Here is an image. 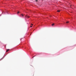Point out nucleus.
Instances as JSON below:
<instances>
[{"label": "nucleus", "instance_id": "obj_5", "mask_svg": "<svg viewBox=\"0 0 76 76\" xmlns=\"http://www.w3.org/2000/svg\"><path fill=\"white\" fill-rule=\"evenodd\" d=\"M69 21H67L66 22V23H69Z\"/></svg>", "mask_w": 76, "mask_h": 76}, {"label": "nucleus", "instance_id": "obj_4", "mask_svg": "<svg viewBox=\"0 0 76 76\" xmlns=\"http://www.w3.org/2000/svg\"><path fill=\"white\" fill-rule=\"evenodd\" d=\"M54 23H53L52 24V26H54Z\"/></svg>", "mask_w": 76, "mask_h": 76}, {"label": "nucleus", "instance_id": "obj_10", "mask_svg": "<svg viewBox=\"0 0 76 76\" xmlns=\"http://www.w3.org/2000/svg\"><path fill=\"white\" fill-rule=\"evenodd\" d=\"M70 6H71V5H70Z\"/></svg>", "mask_w": 76, "mask_h": 76}, {"label": "nucleus", "instance_id": "obj_3", "mask_svg": "<svg viewBox=\"0 0 76 76\" xmlns=\"http://www.w3.org/2000/svg\"><path fill=\"white\" fill-rule=\"evenodd\" d=\"M60 10H57V12H60Z\"/></svg>", "mask_w": 76, "mask_h": 76}, {"label": "nucleus", "instance_id": "obj_7", "mask_svg": "<svg viewBox=\"0 0 76 76\" xmlns=\"http://www.w3.org/2000/svg\"><path fill=\"white\" fill-rule=\"evenodd\" d=\"M17 13H18H18H19V12H17Z\"/></svg>", "mask_w": 76, "mask_h": 76}, {"label": "nucleus", "instance_id": "obj_8", "mask_svg": "<svg viewBox=\"0 0 76 76\" xmlns=\"http://www.w3.org/2000/svg\"><path fill=\"white\" fill-rule=\"evenodd\" d=\"M30 27H31V28H32V26H30Z\"/></svg>", "mask_w": 76, "mask_h": 76}, {"label": "nucleus", "instance_id": "obj_6", "mask_svg": "<svg viewBox=\"0 0 76 76\" xmlns=\"http://www.w3.org/2000/svg\"><path fill=\"white\" fill-rule=\"evenodd\" d=\"M21 16H23V14H21Z\"/></svg>", "mask_w": 76, "mask_h": 76}, {"label": "nucleus", "instance_id": "obj_9", "mask_svg": "<svg viewBox=\"0 0 76 76\" xmlns=\"http://www.w3.org/2000/svg\"><path fill=\"white\" fill-rule=\"evenodd\" d=\"M31 25H32V26H33V24H31Z\"/></svg>", "mask_w": 76, "mask_h": 76}, {"label": "nucleus", "instance_id": "obj_1", "mask_svg": "<svg viewBox=\"0 0 76 76\" xmlns=\"http://www.w3.org/2000/svg\"><path fill=\"white\" fill-rule=\"evenodd\" d=\"M29 17H30L29 16L27 15H26V18H29Z\"/></svg>", "mask_w": 76, "mask_h": 76}, {"label": "nucleus", "instance_id": "obj_2", "mask_svg": "<svg viewBox=\"0 0 76 76\" xmlns=\"http://www.w3.org/2000/svg\"><path fill=\"white\" fill-rule=\"evenodd\" d=\"M9 51V49H7L6 51V52H8V51Z\"/></svg>", "mask_w": 76, "mask_h": 76}]
</instances>
